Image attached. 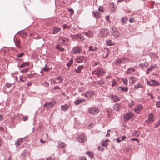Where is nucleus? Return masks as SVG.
<instances>
[{
  "label": "nucleus",
  "instance_id": "nucleus-48",
  "mask_svg": "<svg viewBox=\"0 0 160 160\" xmlns=\"http://www.w3.org/2000/svg\"><path fill=\"white\" fill-rule=\"evenodd\" d=\"M112 84L111 85V86L112 87L115 86L117 84L116 81L114 79H113L112 80Z\"/></svg>",
  "mask_w": 160,
  "mask_h": 160
},
{
  "label": "nucleus",
  "instance_id": "nucleus-9",
  "mask_svg": "<svg viewBox=\"0 0 160 160\" xmlns=\"http://www.w3.org/2000/svg\"><path fill=\"white\" fill-rule=\"evenodd\" d=\"M86 137L83 134L79 135L78 138V141L80 142L84 143L86 141Z\"/></svg>",
  "mask_w": 160,
  "mask_h": 160
},
{
  "label": "nucleus",
  "instance_id": "nucleus-20",
  "mask_svg": "<svg viewBox=\"0 0 160 160\" xmlns=\"http://www.w3.org/2000/svg\"><path fill=\"white\" fill-rule=\"evenodd\" d=\"M94 83L97 85L98 84L100 85V86H101L104 84L105 81L103 79H101L99 81H97L94 82Z\"/></svg>",
  "mask_w": 160,
  "mask_h": 160
},
{
  "label": "nucleus",
  "instance_id": "nucleus-30",
  "mask_svg": "<svg viewBox=\"0 0 160 160\" xmlns=\"http://www.w3.org/2000/svg\"><path fill=\"white\" fill-rule=\"evenodd\" d=\"M55 48L63 52L64 51V49L59 44L56 45L55 47Z\"/></svg>",
  "mask_w": 160,
  "mask_h": 160
},
{
  "label": "nucleus",
  "instance_id": "nucleus-33",
  "mask_svg": "<svg viewBox=\"0 0 160 160\" xmlns=\"http://www.w3.org/2000/svg\"><path fill=\"white\" fill-rule=\"evenodd\" d=\"M29 63L28 62H26L22 63L21 65H20L19 66H18V67L20 68H23L24 67H26V66L29 65Z\"/></svg>",
  "mask_w": 160,
  "mask_h": 160
},
{
  "label": "nucleus",
  "instance_id": "nucleus-42",
  "mask_svg": "<svg viewBox=\"0 0 160 160\" xmlns=\"http://www.w3.org/2000/svg\"><path fill=\"white\" fill-rule=\"evenodd\" d=\"M121 80L123 82V83L125 85H127L128 82L127 79L126 78H121Z\"/></svg>",
  "mask_w": 160,
  "mask_h": 160
},
{
  "label": "nucleus",
  "instance_id": "nucleus-28",
  "mask_svg": "<svg viewBox=\"0 0 160 160\" xmlns=\"http://www.w3.org/2000/svg\"><path fill=\"white\" fill-rule=\"evenodd\" d=\"M83 67L82 65H79L77 68V69H75V71L77 73H80L81 72V70Z\"/></svg>",
  "mask_w": 160,
  "mask_h": 160
},
{
  "label": "nucleus",
  "instance_id": "nucleus-12",
  "mask_svg": "<svg viewBox=\"0 0 160 160\" xmlns=\"http://www.w3.org/2000/svg\"><path fill=\"white\" fill-rule=\"evenodd\" d=\"M143 108V106L141 104L138 105L134 109V111L136 113H139V112Z\"/></svg>",
  "mask_w": 160,
  "mask_h": 160
},
{
  "label": "nucleus",
  "instance_id": "nucleus-59",
  "mask_svg": "<svg viewBox=\"0 0 160 160\" xmlns=\"http://www.w3.org/2000/svg\"><path fill=\"white\" fill-rule=\"evenodd\" d=\"M69 12H70V13L72 14H73L74 13V11L72 9H69Z\"/></svg>",
  "mask_w": 160,
  "mask_h": 160
},
{
  "label": "nucleus",
  "instance_id": "nucleus-37",
  "mask_svg": "<svg viewBox=\"0 0 160 160\" xmlns=\"http://www.w3.org/2000/svg\"><path fill=\"white\" fill-rule=\"evenodd\" d=\"M107 45L108 46H112L114 45V43L112 42L111 40H107L106 41Z\"/></svg>",
  "mask_w": 160,
  "mask_h": 160
},
{
  "label": "nucleus",
  "instance_id": "nucleus-25",
  "mask_svg": "<svg viewBox=\"0 0 160 160\" xmlns=\"http://www.w3.org/2000/svg\"><path fill=\"white\" fill-rule=\"evenodd\" d=\"M85 100L84 99H82L80 100L77 99L74 102V104L76 105H78L81 104L82 102H84Z\"/></svg>",
  "mask_w": 160,
  "mask_h": 160
},
{
  "label": "nucleus",
  "instance_id": "nucleus-49",
  "mask_svg": "<svg viewBox=\"0 0 160 160\" xmlns=\"http://www.w3.org/2000/svg\"><path fill=\"white\" fill-rule=\"evenodd\" d=\"M56 79H57L58 80H59V83H62L63 81V79H62L60 76L58 77Z\"/></svg>",
  "mask_w": 160,
  "mask_h": 160
},
{
  "label": "nucleus",
  "instance_id": "nucleus-38",
  "mask_svg": "<svg viewBox=\"0 0 160 160\" xmlns=\"http://www.w3.org/2000/svg\"><path fill=\"white\" fill-rule=\"evenodd\" d=\"M132 134L134 136L138 137L140 134V132L138 131H135Z\"/></svg>",
  "mask_w": 160,
  "mask_h": 160
},
{
  "label": "nucleus",
  "instance_id": "nucleus-43",
  "mask_svg": "<svg viewBox=\"0 0 160 160\" xmlns=\"http://www.w3.org/2000/svg\"><path fill=\"white\" fill-rule=\"evenodd\" d=\"M14 84V83H11L10 82H8L5 84V86L7 87V88H9L11 87L12 86V84Z\"/></svg>",
  "mask_w": 160,
  "mask_h": 160
},
{
  "label": "nucleus",
  "instance_id": "nucleus-41",
  "mask_svg": "<svg viewBox=\"0 0 160 160\" xmlns=\"http://www.w3.org/2000/svg\"><path fill=\"white\" fill-rule=\"evenodd\" d=\"M73 63V59L72 58L71 59L69 62L66 65L68 67H70Z\"/></svg>",
  "mask_w": 160,
  "mask_h": 160
},
{
  "label": "nucleus",
  "instance_id": "nucleus-23",
  "mask_svg": "<svg viewBox=\"0 0 160 160\" xmlns=\"http://www.w3.org/2000/svg\"><path fill=\"white\" fill-rule=\"evenodd\" d=\"M93 16L96 18H98L100 17V13L97 11H93L92 12Z\"/></svg>",
  "mask_w": 160,
  "mask_h": 160
},
{
  "label": "nucleus",
  "instance_id": "nucleus-58",
  "mask_svg": "<svg viewBox=\"0 0 160 160\" xmlns=\"http://www.w3.org/2000/svg\"><path fill=\"white\" fill-rule=\"evenodd\" d=\"M116 140H117V142L118 143L120 142H121L122 141L121 139V138L120 137H119V138H118Z\"/></svg>",
  "mask_w": 160,
  "mask_h": 160
},
{
  "label": "nucleus",
  "instance_id": "nucleus-32",
  "mask_svg": "<svg viewBox=\"0 0 160 160\" xmlns=\"http://www.w3.org/2000/svg\"><path fill=\"white\" fill-rule=\"evenodd\" d=\"M66 145L65 143L63 142H61L58 143V147L60 148H64L66 146Z\"/></svg>",
  "mask_w": 160,
  "mask_h": 160
},
{
  "label": "nucleus",
  "instance_id": "nucleus-5",
  "mask_svg": "<svg viewBox=\"0 0 160 160\" xmlns=\"http://www.w3.org/2000/svg\"><path fill=\"white\" fill-rule=\"evenodd\" d=\"M82 51V48L81 46H76L72 48V52L74 54H76L81 53Z\"/></svg>",
  "mask_w": 160,
  "mask_h": 160
},
{
  "label": "nucleus",
  "instance_id": "nucleus-24",
  "mask_svg": "<svg viewBox=\"0 0 160 160\" xmlns=\"http://www.w3.org/2000/svg\"><path fill=\"white\" fill-rule=\"evenodd\" d=\"M16 46L18 47V48H21V46L20 45L21 42L18 39H16L15 40H13Z\"/></svg>",
  "mask_w": 160,
  "mask_h": 160
},
{
  "label": "nucleus",
  "instance_id": "nucleus-34",
  "mask_svg": "<svg viewBox=\"0 0 160 160\" xmlns=\"http://www.w3.org/2000/svg\"><path fill=\"white\" fill-rule=\"evenodd\" d=\"M143 88V86L140 84H138L134 86V90L137 89L139 88Z\"/></svg>",
  "mask_w": 160,
  "mask_h": 160
},
{
  "label": "nucleus",
  "instance_id": "nucleus-10",
  "mask_svg": "<svg viewBox=\"0 0 160 160\" xmlns=\"http://www.w3.org/2000/svg\"><path fill=\"white\" fill-rule=\"evenodd\" d=\"M85 35L88 38H90L93 37L94 32L92 31L88 30V32H83Z\"/></svg>",
  "mask_w": 160,
  "mask_h": 160
},
{
  "label": "nucleus",
  "instance_id": "nucleus-18",
  "mask_svg": "<svg viewBox=\"0 0 160 160\" xmlns=\"http://www.w3.org/2000/svg\"><path fill=\"white\" fill-rule=\"evenodd\" d=\"M110 7L112 12L115 11L116 6L114 2H111L110 4Z\"/></svg>",
  "mask_w": 160,
  "mask_h": 160
},
{
  "label": "nucleus",
  "instance_id": "nucleus-35",
  "mask_svg": "<svg viewBox=\"0 0 160 160\" xmlns=\"http://www.w3.org/2000/svg\"><path fill=\"white\" fill-rule=\"evenodd\" d=\"M129 80H131L132 84H133L134 82L136 81L137 78L136 77L131 76L130 77Z\"/></svg>",
  "mask_w": 160,
  "mask_h": 160
},
{
  "label": "nucleus",
  "instance_id": "nucleus-13",
  "mask_svg": "<svg viewBox=\"0 0 160 160\" xmlns=\"http://www.w3.org/2000/svg\"><path fill=\"white\" fill-rule=\"evenodd\" d=\"M150 86H158L160 85V83L155 80H152L150 81Z\"/></svg>",
  "mask_w": 160,
  "mask_h": 160
},
{
  "label": "nucleus",
  "instance_id": "nucleus-50",
  "mask_svg": "<svg viewBox=\"0 0 160 160\" xmlns=\"http://www.w3.org/2000/svg\"><path fill=\"white\" fill-rule=\"evenodd\" d=\"M134 104V101L132 100L130 101V103H129V107L130 108H131L132 107Z\"/></svg>",
  "mask_w": 160,
  "mask_h": 160
},
{
  "label": "nucleus",
  "instance_id": "nucleus-39",
  "mask_svg": "<svg viewBox=\"0 0 160 160\" xmlns=\"http://www.w3.org/2000/svg\"><path fill=\"white\" fill-rule=\"evenodd\" d=\"M119 88L122 91L126 92L128 90V88L127 87H122L120 86L119 87Z\"/></svg>",
  "mask_w": 160,
  "mask_h": 160
},
{
  "label": "nucleus",
  "instance_id": "nucleus-11",
  "mask_svg": "<svg viewBox=\"0 0 160 160\" xmlns=\"http://www.w3.org/2000/svg\"><path fill=\"white\" fill-rule=\"evenodd\" d=\"M94 94V92L93 91H87L84 94V96L87 98H90Z\"/></svg>",
  "mask_w": 160,
  "mask_h": 160
},
{
  "label": "nucleus",
  "instance_id": "nucleus-45",
  "mask_svg": "<svg viewBox=\"0 0 160 160\" xmlns=\"http://www.w3.org/2000/svg\"><path fill=\"white\" fill-rule=\"evenodd\" d=\"M123 60V59H120L119 60L117 61L115 64L117 65H118L122 62Z\"/></svg>",
  "mask_w": 160,
  "mask_h": 160
},
{
  "label": "nucleus",
  "instance_id": "nucleus-22",
  "mask_svg": "<svg viewBox=\"0 0 160 160\" xmlns=\"http://www.w3.org/2000/svg\"><path fill=\"white\" fill-rule=\"evenodd\" d=\"M23 138H19L17 139L15 143V145L16 147L19 146L21 144V143L22 142Z\"/></svg>",
  "mask_w": 160,
  "mask_h": 160
},
{
  "label": "nucleus",
  "instance_id": "nucleus-15",
  "mask_svg": "<svg viewBox=\"0 0 160 160\" xmlns=\"http://www.w3.org/2000/svg\"><path fill=\"white\" fill-rule=\"evenodd\" d=\"M52 30V33L53 34H55L60 32L61 30V29L60 28L54 27L53 28Z\"/></svg>",
  "mask_w": 160,
  "mask_h": 160
},
{
  "label": "nucleus",
  "instance_id": "nucleus-61",
  "mask_svg": "<svg viewBox=\"0 0 160 160\" xmlns=\"http://www.w3.org/2000/svg\"><path fill=\"white\" fill-rule=\"evenodd\" d=\"M131 140H132V141H137L138 142H139V140L138 139L136 138H132L131 139Z\"/></svg>",
  "mask_w": 160,
  "mask_h": 160
},
{
  "label": "nucleus",
  "instance_id": "nucleus-3",
  "mask_svg": "<svg viewBox=\"0 0 160 160\" xmlns=\"http://www.w3.org/2000/svg\"><path fill=\"white\" fill-rule=\"evenodd\" d=\"M109 32L107 28H102L100 31V35L103 38L106 37L108 35Z\"/></svg>",
  "mask_w": 160,
  "mask_h": 160
},
{
  "label": "nucleus",
  "instance_id": "nucleus-47",
  "mask_svg": "<svg viewBox=\"0 0 160 160\" xmlns=\"http://www.w3.org/2000/svg\"><path fill=\"white\" fill-rule=\"evenodd\" d=\"M29 69L28 68H26L25 69H23L20 71V72L22 73H26L28 72Z\"/></svg>",
  "mask_w": 160,
  "mask_h": 160
},
{
  "label": "nucleus",
  "instance_id": "nucleus-16",
  "mask_svg": "<svg viewBox=\"0 0 160 160\" xmlns=\"http://www.w3.org/2000/svg\"><path fill=\"white\" fill-rule=\"evenodd\" d=\"M70 105V104H66L64 105H62L61 106V110L64 111H66Z\"/></svg>",
  "mask_w": 160,
  "mask_h": 160
},
{
  "label": "nucleus",
  "instance_id": "nucleus-26",
  "mask_svg": "<svg viewBox=\"0 0 160 160\" xmlns=\"http://www.w3.org/2000/svg\"><path fill=\"white\" fill-rule=\"evenodd\" d=\"M128 20V18L126 17H124L121 20V22L122 24H125Z\"/></svg>",
  "mask_w": 160,
  "mask_h": 160
},
{
  "label": "nucleus",
  "instance_id": "nucleus-14",
  "mask_svg": "<svg viewBox=\"0 0 160 160\" xmlns=\"http://www.w3.org/2000/svg\"><path fill=\"white\" fill-rule=\"evenodd\" d=\"M55 105V102H45L43 106H45L47 108H51L53 107Z\"/></svg>",
  "mask_w": 160,
  "mask_h": 160
},
{
  "label": "nucleus",
  "instance_id": "nucleus-44",
  "mask_svg": "<svg viewBox=\"0 0 160 160\" xmlns=\"http://www.w3.org/2000/svg\"><path fill=\"white\" fill-rule=\"evenodd\" d=\"M86 153L91 158H92L93 157V153L92 152H87Z\"/></svg>",
  "mask_w": 160,
  "mask_h": 160
},
{
  "label": "nucleus",
  "instance_id": "nucleus-6",
  "mask_svg": "<svg viewBox=\"0 0 160 160\" xmlns=\"http://www.w3.org/2000/svg\"><path fill=\"white\" fill-rule=\"evenodd\" d=\"M88 110L90 113L93 115L97 114L99 112L98 109L94 107L89 108Z\"/></svg>",
  "mask_w": 160,
  "mask_h": 160
},
{
  "label": "nucleus",
  "instance_id": "nucleus-7",
  "mask_svg": "<svg viewBox=\"0 0 160 160\" xmlns=\"http://www.w3.org/2000/svg\"><path fill=\"white\" fill-rule=\"evenodd\" d=\"M134 116V113L132 112L129 111L123 115L124 119L125 121H127Z\"/></svg>",
  "mask_w": 160,
  "mask_h": 160
},
{
  "label": "nucleus",
  "instance_id": "nucleus-8",
  "mask_svg": "<svg viewBox=\"0 0 160 160\" xmlns=\"http://www.w3.org/2000/svg\"><path fill=\"white\" fill-rule=\"evenodd\" d=\"M76 60L77 63L85 62L87 61V58L83 56H80L76 58Z\"/></svg>",
  "mask_w": 160,
  "mask_h": 160
},
{
  "label": "nucleus",
  "instance_id": "nucleus-17",
  "mask_svg": "<svg viewBox=\"0 0 160 160\" xmlns=\"http://www.w3.org/2000/svg\"><path fill=\"white\" fill-rule=\"evenodd\" d=\"M121 107V105L118 103L114 104L113 108L116 111H119Z\"/></svg>",
  "mask_w": 160,
  "mask_h": 160
},
{
  "label": "nucleus",
  "instance_id": "nucleus-51",
  "mask_svg": "<svg viewBox=\"0 0 160 160\" xmlns=\"http://www.w3.org/2000/svg\"><path fill=\"white\" fill-rule=\"evenodd\" d=\"M63 29H67V28L70 29V26H67L66 24H63Z\"/></svg>",
  "mask_w": 160,
  "mask_h": 160
},
{
  "label": "nucleus",
  "instance_id": "nucleus-63",
  "mask_svg": "<svg viewBox=\"0 0 160 160\" xmlns=\"http://www.w3.org/2000/svg\"><path fill=\"white\" fill-rule=\"evenodd\" d=\"M120 137L121 138L122 141L124 140L126 138V137L125 136H123Z\"/></svg>",
  "mask_w": 160,
  "mask_h": 160
},
{
  "label": "nucleus",
  "instance_id": "nucleus-29",
  "mask_svg": "<svg viewBox=\"0 0 160 160\" xmlns=\"http://www.w3.org/2000/svg\"><path fill=\"white\" fill-rule=\"evenodd\" d=\"M135 70L134 68L132 67L129 68L126 72L127 74H129L131 73V72H133L135 71Z\"/></svg>",
  "mask_w": 160,
  "mask_h": 160
},
{
  "label": "nucleus",
  "instance_id": "nucleus-36",
  "mask_svg": "<svg viewBox=\"0 0 160 160\" xmlns=\"http://www.w3.org/2000/svg\"><path fill=\"white\" fill-rule=\"evenodd\" d=\"M19 82H24L26 80V78L25 76H21L19 78Z\"/></svg>",
  "mask_w": 160,
  "mask_h": 160
},
{
  "label": "nucleus",
  "instance_id": "nucleus-62",
  "mask_svg": "<svg viewBox=\"0 0 160 160\" xmlns=\"http://www.w3.org/2000/svg\"><path fill=\"white\" fill-rule=\"evenodd\" d=\"M98 10L99 12H104L103 10V8L102 7H100L98 8Z\"/></svg>",
  "mask_w": 160,
  "mask_h": 160
},
{
  "label": "nucleus",
  "instance_id": "nucleus-31",
  "mask_svg": "<svg viewBox=\"0 0 160 160\" xmlns=\"http://www.w3.org/2000/svg\"><path fill=\"white\" fill-rule=\"evenodd\" d=\"M76 38L78 40L81 41L84 40V37L81 34L77 35L76 36Z\"/></svg>",
  "mask_w": 160,
  "mask_h": 160
},
{
  "label": "nucleus",
  "instance_id": "nucleus-64",
  "mask_svg": "<svg viewBox=\"0 0 160 160\" xmlns=\"http://www.w3.org/2000/svg\"><path fill=\"white\" fill-rule=\"evenodd\" d=\"M60 88L58 86H55L54 87V90H57V89H60Z\"/></svg>",
  "mask_w": 160,
  "mask_h": 160
},
{
  "label": "nucleus",
  "instance_id": "nucleus-54",
  "mask_svg": "<svg viewBox=\"0 0 160 160\" xmlns=\"http://www.w3.org/2000/svg\"><path fill=\"white\" fill-rule=\"evenodd\" d=\"M27 77L29 79H31L32 78V77L33 76V74H27Z\"/></svg>",
  "mask_w": 160,
  "mask_h": 160
},
{
  "label": "nucleus",
  "instance_id": "nucleus-40",
  "mask_svg": "<svg viewBox=\"0 0 160 160\" xmlns=\"http://www.w3.org/2000/svg\"><path fill=\"white\" fill-rule=\"evenodd\" d=\"M50 68L47 66V65H45L44 67L43 68V71L45 72H48L49 71Z\"/></svg>",
  "mask_w": 160,
  "mask_h": 160
},
{
  "label": "nucleus",
  "instance_id": "nucleus-2",
  "mask_svg": "<svg viewBox=\"0 0 160 160\" xmlns=\"http://www.w3.org/2000/svg\"><path fill=\"white\" fill-rule=\"evenodd\" d=\"M106 71L103 69L98 67L96 69L92 72V74H95L98 76H102L105 73Z\"/></svg>",
  "mask_w": 160,
  "mask_h": 160
},
{
  "label": "nucleus",
  "instance_id": "nucleus-55",
  "mask_svg": "<svg viewBox=\"0 0 160 160\" xmlns=\"http://www.w3.org/2000/svg\"><path fill=\"white\" fill-rule=\"evenodd\" d=\"M98 150H100L102 152L104 150V148L103 147L101 146H98Z\"/></svg>",
  "mask_w": 160,
  "mask_h": 160
},
{
  "label": "nucleus",
  "instance_id": "nucleus-56",
  "mask_svg": "<svg viewBox=\"0 0 160 160\" xmlns=\"http://www.w3.org/2000/svg\"><path fill=\"white\" fill-rule=\"evenodd\" d=\"M109 18L110 17L109 16L107 15L106 16L105 18L106 20L108 21L109 22H111L110 21H109Z\"/></svg>",
  "mask_w": 160,
  "mask_h": 160
},
{
  "label": "nucleus",
  "instance_id": "nucleus-4",
  "mask_svg": "<svg viewBox=\"0 0 160 160\" xmlns=\"http://www.w3.org/2000/svg\"><path fill=\"white\" fill-rule=\"evenodd\" d=\"M112 102H114L119 101L120 100V98L116 94H111L108 96Z\"/></svg>",
  "mask_w": 160,
  "mask_h": 160
},
{
  "label": "nucleus",
  "instance_id": "nucleus-57",
  "mask_svg": "<svg viewBox=\"0 0 160 160\" xmlns=\"http://www.w3.org/2000/svg\"><path fill=\"white\" fill-rule=\"evenodd\" d=\"M28 116H25L22 118V119L23 121H26L28 119Z\"/></svg>",
  "mask_w": 160,
  "mask_h": 160
},
{
  "label": "nucleus",
  "instance_id": "nucleus-21",
  "mask_svg": "<svg viewBox=\"0 0 160 160\" xmlns=\"http://www.w3.org/2000/svg\"><path fill=\"white\" fill-rule=\"evenodd\" d=\"M88 48V51L89 52L97 51L98 50V48L92 46H89Z\"/></svg>",
  "mask_w": 160,
  "mask_h": 160
},
{
  "label": "nucleus",
  "instance_id": "nucleus-52",
  "mask_svg": "<svg viewBox=\"0 0 160 160\" xmlns=\"http://www.w3.org/2000/svg\"><path fill=\"white\" fill-rule=\"evenodd\" d=\"M23 54H24L23 52H22L21 53H18L17 55V56L18 57H19V58L22 57L23 56Z\"/></svg>",
  "mask_w": 160,
  "mask_h": 160
},
{
  "label": "nucleus",
  "instance_id": "nucleus-60",
  "mask_svg": "<svg viewBox=\"0 0 160 160\" xmlns=\"http://www.w3.org/2000/svg\"><path fill=\"white\" fill-rule=\"evenodd\" d=\"M129 22L130 23H132L134 22V21L133 18H130L129 20Z\"/></svg>",
  "mask_w": 160,
  "mask_h": 160
},
{
  "label": "nucleus",
  "instance_id": "nucleus-1",
  "mask_svg": "<svg viewBox=\"0 0 160 160\" xmlns=\"http://www.w3.org/2000/svg\"><path fill=\"white\" fill-rule=\"evenodd\" d=\"M110 30L111 33L115 38H118L120 37L121 35L120 32L115 26L111 27Z\"/></svg>",
  "mask_w": 160,
  "mask_h": 160
},
{
  "label": "nucleus",
  "instance_id": "nucleus-19",
  "mask_svg": "<svg viewBox=\"0 0 160 160\" xmlns=\"http://www.w3.org/2000/svg\"><path fill=\"white\" fill-rule=\"evenodd\" d=\"M155 66H156V65H152L148 68L147 69L146 74H148L150 71H152V70L155 68Z\"/></svg>",
  "mask_w": 160,
  "mask_h": 160
},
{
  "label": "nucleus",
  "instance_id": "nucleus-46",
  "mask_svg": "<svg viewBox=\"0 0 160 160\" xmlns=\"http://www.w3.org/2000/svg\"><path fill=\"white\" fill-rule=\"evenodd\" d=\"M108 145V143L107 142H106V141H103L102 142V146L106 147V148H107Z\"/></svg>",
  "mask_w": 160,
  "mask_h": 160
},
{
  "label": "nucleus",
  "instance_id": "nucleus-53",
  "mask_svg": "<svg viewBox=\"0 0 160 160\" xmlns=\"http://www.w3.org/2000/svg\"><path fill=\"white\" fill-rule=\"evenodd\" d=\"M156 106L158 108H160V101H158L156 102Z\"/></svg>",
  "mask_w": 160,
  "mask_h": 160
},
{
  "label": "nucleus",
  "instance_id": "nucleus-27",
  "mask_svg": "<svg viewBox=\"0 0 160 160\" xmlns=\"http://www.w3.org/2000/svg\"><path fill=\"white\" fill-rule=\"evenodd\" d=\"M59 40L62 42L63 44L65 43L66 42H67L68 40V38L65 37H60L59 38Z\"/></svg>",
  "mask_w": 160,
  "mask_h": 160
}]
</instances>
